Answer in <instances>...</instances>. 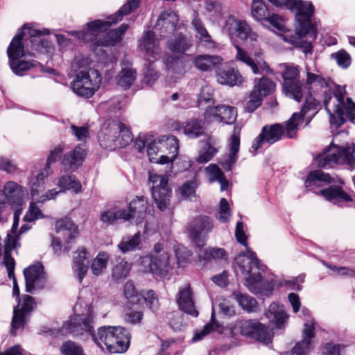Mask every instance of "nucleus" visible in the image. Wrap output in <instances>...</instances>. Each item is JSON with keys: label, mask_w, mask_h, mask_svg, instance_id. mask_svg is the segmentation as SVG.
<instances>
[{"label": "nucleus", "mask_w": 355, "mask_h": 355, "mask_svg": "<svg viewBox=\"0 0 355 355\" xmlns=\"http://www.w3.org/2000/svg\"><path fill=\"white\" fill-rule=\"evenodd\" d=\"M288 122V120L286 121L285 127L280 123L264 125L261 128L259 135L252 141L251 146L252 150L254 152H257L265 144H267L270 146L276 143L277 141L282 139L284 133L286 134L287 137L290 138L287 131ZM298 127L299 125L296 129H295V130H293V134L294 136L291 137V139L296 137Z\"/></svg>", "instance_id": "f8f14e48"}, {"label": "nucleus", "mask_w": 355, "mask_h": 355, "mask_svg": "<svg viewBox=\"0 0 355 355\" xmlns=\"http://www.w3.org/2000/svg\"><path fill=\"white\" fill-rule=\"evenodd\" d=\"M130 334L124 327L103 326L94 333L92 340L100 347L105 345L110 353H123L129 347Z\"/></svg>", "instance_id": "0eeeda50"}, {"label": "nucleus", "mask_w": 355, "mask_h": 355, "mask_svg": "<svg viewBox=\"0 0 355 355\" xmlns=\"http://www.w3.org/2000/svg\"><path fill=\"white\" fill-rule=\"evenodd\" d=\"M262 103V97L258 94L256 89H253L249 96V100L246 103L245 110L252 113L256 110Z\"/></svg>", "instance_id": "680f3d73"}, {"label": "nucleus", "mask_w": 355, "mask_h": 355, "mask_svg": "<svg viewBox=\"0 0 355 355\" xmlns=\"http://www.w3.org/2000/svg\"><path fill=\"white\" fill-rule=\"evenodd\" d=\"M115 262L112 270V278L114 282L119 283L128 277L131 264L120 257L116 259Z\"/></svg>", "instance_id": "f704fd0d"}, {"label": "nucleus", "mask_w": 355, "mask_h": 355, "mask_svg": "<svg viewBox=\"0 0 355 355\" xmlns=\"http://www.w3.org/2000/svg\"><path fill=\"white\" fill-rule=\"evenodd\" d=\"M166 67L168 71L178 74L185 73V64L184 60L180 58L172 55L166 56L164 60Z\"/></svg>", "instance_id": "09e8293b"}, {"label": "nucleus", "mask_w": 355, "mask_h": 355, "mask_svg": "<svg viewBox=\"0 0 355 355\" xmlns=\"http://www.w3.org/2000/svg\"><path fill=\"white\" fill-rule=\"evenodd\" d=\"M148 201L144 196H137L130 203L128 209H123L125 214V220H135L136 223H141L146 213Z\"/></svg>", "instance_id": "b1692460"}, {"label": "nucleus", "mask_w": 355, "mask_h": 355, "mask_svg": "<svg viewBox=\"0 0 355 355\" xmlns=\"http://www.w3.org/2000/svg\"><path fill=\"white\" fill-rule=\"evenodd\" d=\"M225 28L230 35H234L241 40L250 39L256 41L257 35L253 32L246 21L230 16L225 21Z\"/></svg>", "instance_id": "a211bd4d"}, {"label": "nucleus", "mask_w": 355, "mask_h": 355, "mask_svg": "<svg viewBox=\"0 0 355 355\" xmlns=\"http://www.w3.org/2000/svg\"><path fill=\"white\" fill-rule=\"evenodd\" d=\"M212 331H217L218 333H222L223 331L222 325L216 320L214 311H213L211 313L209 322L206 324L200 331L196 332L194 336L193 337V341H199L202 340L206 335Z\"/></svg>", "instance_id": "ea45409f"}, {"label": "nucleus", "mask_w": 355, "mask_h": 355, "mask_svg": "<svg viewBox=\"0 0 355 355\" xmlns=\"http://www.w3.org/2000/svg\"><path fill=\"white\" fill-rule=\"evenodd\" d=\"M333 179L327 173H324L322 171L317 170L309 173L306 180L304 182L306 188L312 186H320V182L331 183Z\"/></svg>", "instance_id": "37998d69"}, {"label": "nucleus", "mask_w": 355, "mask_h": 355, "mask_svg": "<svg viewBox=\"0 0 355 355\" xmlns=\"http://www.w3.org/2000/svg\"><path fill=\"white\" fill-rule=\"evenodd\" d=\"M28 316L19 312V304L14 307L13 316L11 322L10 334L15 336L19 329H24L28 320Z\"/></svg>", "instance_id": "c03bdc74"}, {"label": "nucleus", "mask_w": 355, "mask_h": 355, "mask_svg": "<svg viewBox=\"0 0 355 355\" xmlns=\"http://www.w3.org/2000/svg\"><path fill=\"white\" fill-rule=\"evenodd\" d=\"M234 46L236 49V59L250 67L254 74L259 73V69L266 71L270 70L269 67L265 61L261 60L260 61L257 60V62H255L248 55V53L241 49L238 44H234Z\"/></svg>", "instance_id": "7c9ffc66"}, {"label": "nucleus", "mask_w": 355, "mask_h": 355, "mask_svg": "<svg viewBox=\"0 0 355 355\" xmlns=\"http://www.w3.org/2000/svg\"><path fill=\"white\" fill-rule=\"evenodd\" d=\"M342 163L355 165V144L352 148L340 146Z\"/></svg>", "instance_id": "774afa93"}, {"label": "nucleus", "mask_w": 355, "mask_h": 355, "mask_svg": "<svg viewBox=\"0 0 355 355\" xmlns=\"http://www.w3.org/2000/svg\"><path fill=\"white\" fill-rule=\"evenodd\" d=\"M240 132L241 129L234 127L232 135L228 140V150L230 154L238 155L240 148Z\"/></svg>", "instance_id": "6e6d98bb"}, {"label": "nucleus", "mask_w": 355, "mask_h": 355, "mask_svg": "<svg viewBox=\"0 0 355 355\" xmlns=\"http://www.w3.org/2000/svg\"><path fill=\"white\" fill-rule=\"evenodd\" d=\"M24 195V187L9 181L5 184L0 193V202L7 206L19 205Z\"/></svg>", "instance_id": "4be33fe9"}, {"label": "nucleus", "mask_w": 355, "mask_h": 355, "mask_svg": "<svg viewBox=\"0 0 355 355\" xmlns=\"http://www.w3.org/2000/svg\"><path fill=\"white\" fill-rule=\"evenodd\" d=\"M136 71L132 69H123L116 77L117 84L127 89L130 87L136 79Z\"/></svg>", "instance_id": "a18cd8bd"}, {"label": "nucleus", "mask_w": 355, "mask_h": 355, "mask_svg": "<svg viewBox=\"0 0 355 355\" xmlns=\"http://www.w3.org/2000/svg\"><path fill=\"white\" fill-rule=\"evenodd\" d=\"M235 237L238 243L247 248V254H239L235 259L242 273L248 276L245 280L244 285L249 291L257 295L270 296L277 286V282L272 278L262 277L261 272L264 271L266 266L260 263L256 253L248 248V236L245 233L244 225L241 220L236 223Z\"/></svg>", "instance_id": "7ed1b4c3"}, {"label": "nucleus", "mask_w": 355, "mask_h": 355, "mask_svg": "<svg viewBox=\"0 0 355 355\" xmlns=\"http://www.w3.org/2000/svg\"><path fill=\"white\" fill-rule=\"evenodd\" d=\"M160 148H165L168 150V154L173 158H175L178 154V139L173 135H164L158 140Z\"/></svg>", "instance_id": "79ce46f5"}, {"label": "nucleus", "mask_w": 355, "mask_h": 355, "mask_svg": "<svg viewBox=\"0 0 355 355\" xmlns=\"http://www.w3.org/2000/svg\"><path fill=\"white\" fill-rule=\"evenodd\" d=\"M123 295L128 302L132 305L137 304L141 301V295L136 289L131 281H128L123 287Z\"/></svg>", "instance_id": "49530a36"}, {"label": "nucleus", "mask_w": 355, "mask_h": 355, "mask_svg": "<svg viewBox=\"0 0 355 355\" xmlns=\"http://www.w3.org/2000/svg\"><path fill=\"white\" fill-rule=\"evenodd\" d=\"M296 12L297 26L295 28L297 35H284V41L300 49L304 54H312V42L317 37V28L311 23L314 7L311 2L293 0L288 7Z\"/></svg>", "instance_id": "20e7f679"}, {"label": "nucleus", "mask_w": 355, "mask_h": 355, "mask_svg": "<svg viewBox=\"0 0 355 355\" xmlns=\"http://www.w3.org/2000/svg\"><path fill=\"white\" fill-rule=\"evenodd\" d=\"M100 146L110 150L124 148L133 141L128 127L119 120L109 119L104 122L98 134Z\"/></svg>", "instance_id": "423d86ee"}, {"label": "nucleus", "mask_w": 355, "mask_h": 355, "mask_svg": "<svg viewBox=\"0 0 355 355\" xmlns=\"http://www.w3.org/2000/svg\"><path fill=\"white\" fill-rule=\"evenodd\" d=\"M316 160L320 168L329 167L331 164L342 163L340 146L331 143L323 150L322 153L316 157Z\"/></svg>", "instance_id": "393cba45"}, {"label": "nucleus", "mask_w": 355, "mask_h": 355, "mask_svg": "<svg viewBox=\"0 0 355 355\" xmlns=\"http://www.w3.org/2000/svg\"><path fill=\"white\" fill-rule=\"evenodd\" d=\"M239 333L244 336L268 343L270 340L267 327L257 320H243L236 324Z\"/></svg>", "instance_id": "4468645a"}, {"label": "nucleus", "mask_w": 355, "mask_h": 355, "mask_svg": "<svg viewBox=\"0 0 355 355\" xmlns=\"http://www.w3.org/2000/svg\"><path fill=\"white\" fill-rule=\"evenodd\" d=\"M316 322L313 320L304 323L302 340L297 343L291 350V355H307L313 349L312 340L315 337Z\"/></svg>", "instance_id": "aec40b11"}, {"label": "nucleus", "mask_w": 355, "mask_h": 355, "mask_svg": "<svg viewBox=\"0 0 355 355\" xmlns=\"http://www.w3.org/2000/svg\"><path fill=\"white\" fill-rule=\"evenodd\" d=\"M222 61L223 59L220 56L205 54L196 56L193 60V64L198 69L208 71L214 67L216 69Z\"/></svg>", "instance_id": "2f4dec72"}, {"label": "nucleus", "mask_w": 355, "mask_h": 355, "mask_svg": "<svg viewBox=\"0 0 355 355\" xmlns=\"http://www.w3.org/2000/svg\"><path fill=\"white\" fill-rule=\"evenodd\" d=\"M55 229L57 233L64 232V235L68 237V243L74 240L78 234V227L76 226L73 220L69 218H65L57 220Z\"/></svg>", "instance_id": "c9c22d12"}, {"label": "nucleus", "mask_w": 355, "mask_h": 355, "mask_svg": "<svg viewBox=\"0 0 355 355\" xmlns=\"http://www.w3.org/2000/svg\"><path fill=\"white\" fill-rule=\"evenodd\" d=\"M251 13L255 19L261 21L269 16L270 12L263 0H253Z\"/></svg>", "instance_id": "de8ad7c7"}, {"label": "nucleus", "mask_w": 355, "mask_h": 355, "mask_svg": "<svg viewBox=\"0 0 355 355\" xmlns=\"http://www.w3.org/2000/svg\"><path fill=\"white\" fill-rule=\"evenodd\" d=\"M174 252L178 266L184 267L192 255L191 252L182 245H177L174 247Z\"/></svg>", "instance_id": "864d4df0"}, {"label": "nucleus", "mask_w": 355, "mask_h": 355, "mask_svg": "<svg viewBox=\"0 0 355 355\" xmlns=\"http://www.w3.org/2000/svg\"><path fill=\"white\" fill-rule=\"evenodd\" d=\"M44 218V215L42 214L41 209L35 202H31L26 215L24 216V220L26 222H33L37 219Z\"/></svg>", "instance_id": "0e129e2a"}, {"label": "nucleus", "mask_w": 355, "mask_h": 355, "mask_svg": "<svg viewBox=\"0 0 355 355\" xmlns=\"http://www.w3.org/2000/svg\"><path fill=\"white\" fill-rule=\"evenodd\" d=\"M175 300L180 311L193 318L199 315L196 306L194 294L190 284H186L179 288Z\"/></svg>", "instance_id": "f3484780"}, {"label": "nucleus", "mask_w": 355, "mask_h": 355, "mask_svg": "<svg viewBox=\"0 0 355 355\" xmlns=\"http://www.w3.org/2000/svg\"><path fill=\"white\" fill-rule=\"evenodd\" d=\"M217 153L218 150L208 141L206 143L202 151L196 158V161L200 164H205L210 161Z\"/></svg>", "instance_id": "052dcab7"}, {"label": "nucleus", "mask_w": 355, "mask_h": 355, "mask_svg": "<svg viewBox=\"0 0 355 355\" xmlns=\"http://www.w3.org/2000/svg\"><path fill=\"white\" fill-rule=\"evenodd\" d=\"M148 261L149 272L159 277L166 276L169 267V255L168 252L161 254H150L146 258Z\"/></svg>", "instance_id": "5701e85b"}, {"label": "nucleus", "mask_w": 355, "mask_h": 355, "mask_svg": "<svg viewBox=\"0 0 355 355\" xmlns=\"http://www.w3.org/2000/svg\"><path fill=\"white\" fill-rule=\"evenodd\" d=\"M284 80L283 84L290 85V83L300 80V69L297 66L285 67L284 71L282 73Z\"/></svg>", "instance_id": "5fc2aeb1"}, {"label": "nucleus", "mask_w": 355, "mask_h": 355, "mask_svg": "<svg viewBox=\"0 0 355 355\" xmlns=\"http://www.w3.org/2000/svg\"><path fill=\"white\" fill-rule=\"evenodd\" d=\"M266 316L278 329L282 328L288 318V315L284 306L276 302L270 304L268 311L266 312Z\"/></svg>", "instance_id": "c756f323"}, {"label": "nucleus", "mask_w": 355, "mask_h": 355, "mask_svg": "<svg viewBox=\"0 0 355 355\" xmlns=\"http://www.w3.org/2000/svg\"><path fill=\"white\" fill-rule=\"evenodd\" d=\"M215 73L217 82L223 85L239 86L243 81L239 70L223 61L217 66Z\"/></svg>", "instance_id": "6ab92c4d"}, {"label": "nucleus", "mask_w": 355, "mask_h": 355, "mask_svg": "<svg viewBox=\"0 0 355 355\" xmlns=\"http://www.w3.org/2000/svg\"><path fill=\"white\" fill-rule=\"evenodd\" d=\"M191 46V44L187 38L180 33L178 37L174 40H170L167 42L168 49L174 53H184Z\"/></svg>", "instance_id": "a19ab883"}, {"label": "nucleus", "mask_w": 355, "mask_h": 355, "mask_svg": "<svg viewBox=\"0 0 355 355\" xmlns=\"http://www.w3.org/2000/svg\"><path fill=\"white\" fill-rule=\"evenodd\" d=\"M52 173L51 167H44L37 174L32 173L28 179V187L33 198L37 196L44 190V179Z\"/></svg>", "instance_id": "c85d7f7f"}, {"label": "nucleus", "mask_w": 355, "mask_h": 355, "mask_svg": "<svg viewBox=\"0 0 355 355\" xmlns=\"http://www.w3.org/2000/svg\"><path fill=\"white\" fill-rule=\"evenodd\" d=\"M234 299L239 305L248 313L256 312L258 308V302L253 297L242 293L239 291H234L232 293Z\"/></svg>", "instance_id": "e433bc0d"}, {"label": "nucleus", "mask_w": 355, "mask_h": 355, "mask_svg": "<svg viewBox=\"0 0 355 355\" xmlns=\"http://www.w3.org/2000/svg\"><path fill=\"white\" fill-rule=\"evenodd\" d=\"M214 103V89L209 85H205L201 88L200 93L198 95L197 101L198 107L200 108L203 103Z\"/></svg>", "instance_id": "13d9d810"}, {"label": "nucleus", "mask_w": 355, "mask_h": 355, "mask_svg": "<svg viewBox=\"0 0 355 355\" xmlns=\"http://www.w3.org/2000/svg\"><path fill=\"white\" fill-rule=\"evenodd\" d=\"M203 121L191 119L184 126V133L190 139H196L205 135Z\"/></svg>", "instance_id": "4c0bfd02"}, {"label": "nucleus", "mask_w": 355, "mask_h": 355, "mask_svg": "<svg viewBox=\"0 0 355 355\" xmlns=\"http://www.w3.org/2000/svg\"><path fill=\"white\" fill-rule=\"evenodd\" d=\"M144 300L148 308L153 313H156L159 308V303L157 295L153 290L148 291L146 294L141 295V300Z\"/></svg>", "instance_id": "bf43d9fd"}, {"label": "nucleus", "mask_w": 355, "mask_h": 355, "mask_svg": "<svg viewBox=\"0 0 355 355\" xmlns=\"http://www.w3.org/2000/svg\"><path fill=\"white\" fill-rule=\"evenodd\" d=\"M108 259L107 253L105 252H99L92 263L91 269L92 273L96 276L103 273L106 268Z\"/></svg>", "instance_id": "3c124183"}, {"label": "nucleus", "mask_w": 355, "mask_h": 355, "mask_svg": "<svg viewBox=\"0 0 355 355\" xmlns=\"http://www.w3.org/2000/svg\"><path fill=\"white\" fill-rule=\"evenodd\" d=\"M85 156V149L78 145L64 155L62 164L66 170L76 171L82 165Z\"/></svg>", "instance_id": "a878e982"}, {"label": "nucleus", "mask_w": 355, "mask_h": 355, "mask_svg": "<svg viewBox=\"0 0 355 355\" xmlns=\"http://www.w3.org/2000/svg\"><path fill=\"white\" fill-rule=\"evenodd\" d=\"M212 228V221L207 216L196 217L190 223L189 232L197 247L201 248L205 245L206 236Z\"/></svg>", "instance_id": "dca6fc26"}, {"label": "nucleus", "mask_w": 355, "mask_h": 355, "mask_svg": "<svg viewBox=\"0 0 355 355\" xmlns=\"http://www.w3.org/2000/svg\"><path fill=\"white\" fill-rule=\"evenodd\" d=\"M141 242V235L140 232H137L132 236L123 237L118 244V248L123 253L125 254L139 249Z\"/></svg>", "instance_id": "58836bf2"}, {"label": "nucleus", "mask_w": 355, "mask_h": 355, "mask_svg": "<svg viewBox=\"0 0 355 355\" xmlns=\"http://www.w3.org/2000/svg\"><path fill=\"white\" fill-rule=\"evenodd\" d=\"M89 267L88 252L85 248L75 252L73 257L72 268L77 275L80 283L85 277Z\"/></svg>", "instance_id": "bb28decb"}, {"label": "nucleus", "mask_w": 355, "mask_h": 355, "mask_svg": "<svg viewBox=\"0 0 355 355\" xmlns=\"http://www.w3.org/2000/svg\"><path fill=\"white\" fill-rule=\"evenodd\" d=\"M60 350L62 355H85L83 347L71 340L64 342Z\"/></svg>", "instance_id": "4d7b16f0"}, {"label": "nucleus", "mask_w": 355, "mask_h": 355, "mask_svg": "<svg viewBox=\"0 0 355 355\" xmlns=\"http://www.w3.org/2000/svg\"><path fill=\"white\" fill-rule=\"evenodd\" d=\"M197 182L196 179L188 180L180 187V194L185 198L192 200L196 197V189L197 188Z\"/></svg>", "instance_id": "e2e57ef3"}, {"label": "nucleus", "mask_w": 355, "mask_h": 355, "mask_svg": "<svg viewBox=\"0 0 355 355\" xmlns=\"http://www.w3.org/2000/svg\"><path fill=\"white\" fill-rule=\"evenodd\" d=\"M306 101L301 111L295 112L288 119L287 124L288 135L293 137V132L298 125L306 120L309 124L314 116L320 110V100L313 96H319L323 98L324 109L329 114V122L331 125L339 128L345 123L343 112V97L346 91L345 87L336 85L330 78H324L320 75L306 71Z\"/></svg>", "instance_id": "f257e3e1"}, {"label": "nucleus", "mask_w": 355, "mask_h": 355, "mask_svg": "<svg viewBox=\"0 0 355 355\" xmlns=\"http://www.w3.org/2000/svg\"><path fill=\"white\" fill-rule=\"evenodd\" d=\"M101 80L100 72L95 69L80 71L71 83V89L77 96L89 98L98 89Z\"/></svg>", "instance_id": "1a4fd4ad"}, {"label": "nucleus", "mask_w": 355, "mask_h": 355, "mask_svg": "<svg viewBox=\"0 0 355 355\" xmlns=\"http://www.w3.org/2000/svg\"><path fill=\"white\" fill-rule=\"evenodd\" d=\"M96 315L94 307L87 304L82 313H76L65 321L59 329H49L46 331L52 337L58 335L70 334L74 338L86 340L94 336V325Z\"/></svg>", "instance_id": "39448f33"}, {"label": "nucleus", "mask_w": 355, "mask_h": 355, "mask_svg": "<svg viewBox=\"0 0 355 355\" xmlns=\"http://www.w3.org/2000/svg\"><path fill=\"white\" fill-rule=\"evenodd\" d=\"M123 209L114 211L113 210H106L101 213V220L107 225H113L118 219L125 220V214Z\"/></svg>", "instance_id": "603ef678"}, {"label": "nucleus", "mask_w": 355, "mask_h": 355, "mask_svg": "<svg viewBox=\"0 0 355 355\" xmlns=\"http://www.w3.org/2000/svg\"><path fill=\"white\" fill-rule=\"evenodd\" d=\"M282 90L287 97L297 102H300L303 97L306 100V96H307L305 85H303L300 80L291 82L288 85L282 84Z\"/></svg>", "instance_id": "473e14b6"}, {"label": "nucleus", "mask_w": 355, "mask_h": 355, "mask_svg": "<svg viewBox=\"0 0 355 355\" xmlns=\"http://www.w3.org/2000/svg\"><path fill=\"white\" fill-rule=\"evenodd\" d=\"M139 46L143 47L146 56L148 57L145 60L143 80L148 86H150L159 77L158 73L153 66L155 60L150 59L151 58L157 60L159 54V43L155 38L154 32L152 31L145 32L143 37L139 40Z\"/></svg>", "instance_id": "6e6552de"}, {"label": "nucleus", "mask_w": 355, "mask_h": 355, "mask_svg": "<svg viewBox=\"0 0 355 355\" xmlns=\"http://www.w3.org/2000/svg\"><path fill=\"white\" fill-rule=\"evenodd\" d=\"M237 117L236 108L232 106L219 105H207L203 114L204 124L209 125L213 121L226 124L234 123Z\"/></svg>", "instance_id": "ddd939ff"}, {"label": "nucleus", "mask_w": 355, "mask_h": 355, "mask_svg": "<svg viewBox=\"0 0 355 355\" xmlns=\"http://www.w3.org/2000/svg\"><path fill=\"white\" fill-rule=\"evenodd\" d=\"M179 16L171 10L162 12L157 20L155 30L158 31L161 37H168L175 31L184 28L183 24H179Z\"/></svg>", "instance_id": "2eb2a0df"}, {"label": "nucleus", "mask_w": 355, "mask_h": 355, "mask_svg": "<svg viewBox=\"0 0 355 355\" xmlns=\"http://www.w3.org/2000/svg\"><path fill=\"white\" fill-rule=\"evenodd\" d=\"M26 291L33 293L35 288L42 289L45 284V275L42 263L31 265L24 270Z\"/></svg>", "instance_id": "412c9836"}, {"label": "nucleus", "mask_w": 355, "mask_h": 355, "mask_svg": "<svg viewBox=\"0 0 355 355\" xmlns=\"http://www.w3.org/2000/svg\"><path fill=\"white\" fill-rule=\"evenodd\" d=\"M331 56L336 60L338 65L343 69H347L351 64L350 55L344 50L332 53Z\"/></svg>", "instance_id": "338daca9"}, {"label": "nucleus", "mask_w": 355, "mask_h": 355, "mask_svg": "<svg viewBox=\"0 0 355 355\" xmlns=\"http://www.w3.org/2000/svg\"><path fill=\"white\" fill-rule=\"evenodd\" d=\"M139 2V0H127L117 12L107 17L106 21L96 19L87 23V32L91 35L96 36L101 32L107 31L112 24L121 21L124 16L136 10Z\"/></svg>", "instance_id": "9b49d317"}, {"label": "nucleus", "mask_w": 355, "mask_h": 355, "mask_svg": "<svg viewBox=\"0 0 355 355\" xmlns=\"http://www.w3.org/2000/svg\"><path fill=\"white\" fill-rule=\"evenodd\" d=\"M149 181L152 183V197L161 211H171V198L172 189L168 186V178L167 175L149 173Z\"/></svg>", "instance_id": "9d476101"}, {"label": "nucleus", "mask_w": 355, "mask_h": 355, "mask_svg": "<svg viewBox=\"0 0 355 355\" xmlns=\"http://www.w3.org/2000/svg\"><path fill=\"white\" fill-rule=\"evenodd\" d=\"M49 34V31L47 29L41 31L27 24H24L18 30L7 49L9 65L15 75L23 76L25 72L31 70L40 73L44 72V66L39 62L21 60V58L25 55V47L30 55H34V53L29 51L42 54L51 53L53 49L51 42L46 38L41 37L42 35Z\"/></svg>", "instance_id": "f03ea898"}, {"label": "nucleus", "mask_w": 355, "mask_h": 355, "mask_svg": "<svg viewBox=\"0 0 355 355\" xmlns=\"http://www.w3.org/2000/svg\"><path fill=\"white\" fill-rule=\"evenodd\" d=\"M275 89V83L267 77H262L253 89L261 97L270 95Z\"/></svg>", "instance_id": "8fccbe9b"}, {"label": "nucleus", "mask_w": 355, "mask_h": 355, "mask_svg": "<svg viewBox=\"0 0 355 355\" xmlns=\"http://www.w3.org/2000/svg\"><path fill=\"white\" fill-rule=\"evenodd\" d=\"M57 185L60 189V192L68 190L78 193L82 191L81 183L74 175L65 174L62 175L58 179Z\"/></svg>", "instance_id": "72a5a7b5"}, {"label": "nucleus", "mask_w": 355, "mask_h": 355, "mask_svg": "<svg viewBox=\"0 0 355 355\" xmlns=\"http://www.w3.org/2000/svg\"><path fill=\"white\" fill-rule=\"evenodd\" d=\"M227 253L223 248H209L203 252V259L207 261L212 259H223L225 258Z\"/></svg>", "instance_id": "69168bd1"}, {"label": "nucleus", "mask_w": 355, "mask_h": 355, "mask_svg": "<svg viewBox=\"0 0 355 355\" xmlns=\"http://www.w3.org/2000/svg\"><path fill=\"white\" fill-rule=\"evenodd\" d=\"M320 194L328 201L338 206H343L344 202L352 201L351 196L340 187H329L320 190Z\"/></svg>", "instance_id": "cd10ccee"}]
</instances>
